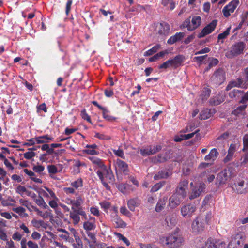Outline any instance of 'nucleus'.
Returning <instances> with one entry per match:
<instances>
[{
	"instance_id": "obj_1",
	"label": "nucleus",
	"mask_w": 248,
	"mask_h": 248,
	"mask_svg": "<svg viewBox=\"0 0 248 248\" xmlns=\"http://www.w3.org/2000/svg\"><path fill=\"white\" fill-rule=\"evenodd\" d=\"M159 242L163 247L167 246L170 248H179L184 245V239L181 235L176 233H173L160 237Z\"/></svg>"
},
{
	"instance_id": "obj_2",
	"label": "nucleus",
	"mask_w": 248,
	"mask_h": 248,
	"mask_svg": "<svg viewBox=\"0 0 248 248\" xmlns=\"http://www.w3.org/2000/svg\"><path fill=\"white\" fill-rule=\"evenodd\" d=\"M246 47V44L243 42H240L232 45L225 56L228 58H232L243 53Z\"/></svg>"
},
{
	"instance_id": "obj_3",
	"label": "nucleus",
	"mask_w": 248,
	"mask_h": 248,
	"mask_svg": "<svg viewBox=\"0 0 248 248\" xmlns=\"http://www.w3.org/2000/svg\"><path fill=\"white\" fill-rule=\"evenodd\" d=\"M245 238L244 232H239L232 236L228 248H242Z\"/></svg>"
},
{
	"instance_id": "obj_4",
	"label": "nucleus",
	"mask_w": 248,
	"mask_h": 248,
	"mask_svg": "<svg viewBox=\"0 0 248 248\" xmlns=\"http://www.w3.org/2000/svg\"><path fill=\"white\" fill-rule=\"evenodd\" d=\"M99 172L102 175L103 179H105L109 183L113 184L115 181V177L110 169H107L106 167H103V169H98L97 170V174L99 177Z\"/></svg>"
},
{
	"instance_id": "obj_5",
	"label": "nucleus",
	"mask_w": 248,
	"mask_h": 248,
	"mask_svg": "<svg viewBox=\"0 0 248 248\" xmlns=\"http://www.w3.org/2000/svg\"><path fill=\"white\" fill-rule=\"evenodd\" d=\"M202 23V18L200 16H196L192 17L190 23L189 20H186L183 26L187 28L189 31H193L197 28Z\"/></svg>"
},
{
	"instance_id": "obj_6",
	"label": "nucleus",
	"mask_w": 248,
	"mask_h": 248,
	"mask_svg": "<svg viewBox=\"0 0 248 248\" xmlns=\"http://www.w3.org/2000/svg\"><path fill=\"white\" fill-rule=\"evenodd\" d=\"M196 210L195 205L189 203L182 206L181 213L182 216L186 218H190Z\"/></svg>"
},
{
	"instance_id": "obj_7",
	"label": "nucleus",
	"mask_w": 248,
	"mask_h": 248,
	"mask_svg": "<svg viewBox=\"0 0 248 248\" xmlns=\"http://www.w3.org/2000/svg\"><path fill=\"white\" fill-rule=\"evenodd\" d=\"M239 4V1L238 0H233L224 6L222 9L224 16L226 17H229L232 13L234 12Z\"/></svg>"
},
{
	"instance_id": "obj_8",
	"label": "nucleus",
	"mask_w": 248,
	"mask_h": 248,
	"mask_svg": "<svg viewBox=\"0 0 248 248\" xmlns=\"http://www.w3.org/2000/svg\"><path fill=\"white\" fill-rule=\"evenodd\" d=\"M203 217L198 216L193 221L192 224V229L195 232H200L203 231L205 225L203 222Z\"/></svg>"
},
{
	"instance_id": "obj_9",
	"label": "nucleus",
	"mask_w": 248,
	"mask_h": 248,
	"mask_svg": "<svg viewBox=\"0 0 248 248\" xmlns=\"http://www.w3.org/2000/svg\"><path fill=\"white\" fill-rule=\"evenodd\" d=\"M217 20H213L210 23L206 26L198 35L199 38L204 37L206 35L212 33L217 25Z\"/></svg>"
},
{
	"instance_id": "obj_10",
	"label": "nucleus",
	"mask_w": 248,
	"mask_h": 248,
	"mask_svg": "<svg viewBox=\"0 0 248 248\" xmlns=\"http://www.w3.org/2000/svg\"><path fill=\"white\" fill-rule=\"evenodd\" d=\"M205 187L206 186L204 183H200L196 186L192 187L189 197V199L192 200L199 197L204 191Z\"/></svg>"
},
{
	"instance_id": "obj_11",
	"label": "nucleus",
	"mask_w": 248,
	"mask_h": 248,
	"mask_svg": "<svg viewBox=\"0 0 248 248\" xmlns=\"http://www.w3.org/2000/svg\"><path fill=\"white\" fill-rule=\"evenodd\" d=\"M161 149L160 145H157L154 146H148L140 150V154L143 156H148L154 155L159 152Z\"/></svg>"
},
{
	"instance_id": "obj_12",
	"label": "nucleus",
	"mask_w": 248,
	"mask_h": 248,
	"mask_svg": "<svg viewBox=\"0 0 248 248\" xmlns=\"http://www.w3.org/2000/svg\"><path fill=\"white\" fill-rule=\"evenodd\" d=\"M184 199L175 193L169 198L168 206L171 209H174L180 204Z\"/></svg>"
},
{
	"instance_id": "obj_13",
	"label": "nucleus",
	"mask_w": 248,
	"mask_h": 248,
	"mask_svg": "<svg viewBox=\"0 0 248 248\" xmlns=\"http://www.w3.org/2000/svg\"><path fill=\"white\" fill-rule=\"evenodd\" d=\"M248 83H244L243 80L241 78H238L235 80L230 81L226 88V91H229L233 87L242 88L247 89Z\"/></svg>"
},
{
	"instance_id": "obj_14",
	"label": "nucleus",
	"mask_w": 248,
	"mask_h": 248,
	"mask_svg": "<svg viewBox=\"0 0 248 248\" xmlns=\"http://www.w3.org/2000/svg\"><path fill=\"white\" fill-rule=\"evenodd\" d=\"M70 217L73 220V223L74 225L78 224L80 220L79 215L83 216H86V214L85 212L82 210L78 209L73 210L70 212Z\"/></svg>"
},
{
	"instance_id": "obj_15",
	"label": "nucleus",
	"mask_w": 248,
	"mask_h": 248,
	"mask_svg": "<svg viewBox=\"0 0 248 248\" xmlns=\"http://www.w3.org/2000/svg\"><path fill=\"white\" fill-rule=\"evenodd\" d=\"M188 182L187 180H184L181 182L176 189L175 193L185 198L187 195L186 190L188 187Z\"/></svg>"
},
{
	"instance_id": "obj_16",
	"label": "nucleus",
	"mask_w": 248,
	"mask_h": 248,
	"mask_svg": "<svg viewBox=\"0 0 248 248\" xmlns=\"http://www.w3.org/2000/svg\"><path fill=\"white\" fill-rule=\"evenodd\" d=\"M236 191L238 194H244L248 191V180H240L236 185Z\"/></svg>"
},
{
	"instance_id": "obj_17",
	"label": "nucleus",
	"mask_w": 248,
	"mask_h": 248,
	"mask_svg": "<svg viewBox=\"0 0 248 248\" xmlns=\"http://www.w3.org/2000/svg\"><path fill=\"white\" fill-rule=\"evenodd\" d=\"M228 173L229 170L226 169L220 172L217 177V184L219 185L225 184L229 178Z\"/></svg>"
},
{
	"instance_id": "obj_18",
	"label": "nucleus",
	"mask_w": 248,
	"mask_h": 248,
	"mask_svg": "<svg viewBox=\"0 0 248 248\" xmlns=\"http://www.w3.org/2000/svg\"><path fill=\"white\" fill-rule=\"evenodd\" d=\"M212 78L217 83L221 84L225 80L224 71L222 69H218L216 71Z\"/></svg>"
},
{
	"instance_id": "obj_19",
	"label": "nucleus",
	"mask_w": 248,
	"mask_h": 248,
	"mask_svg": "<svg viewBox=\"0 0 248 248\" xmlns=\"http://www.w3.org/2000/svg\"><path fill=\"white\" fill-rule=\"evenodd\" d=\"M116 170H119L125 174L128 172V165L124 161L118 159L116 160L115 164Z\"/></svg>"
},
{
	"instance_id": "obj_20",
	"label": "nucleus",
	"mask_w": 248,
	"mask_h": 248,
	"mask_svg": "<svg viewBox=\"0 0 248 248\" xmlns=\"http://www.w3.org/2000/svg\"><path fill=\"white\" fill-rule=\"evenodd\" d=\"M95 218L90 217L89 220L86 221L83 223V228L86 231L93 230L95 229Z\"/></svg>"
},
{
	"instance_id": "obj_21",
	"label": "nucleus",
	"mask_w": 248,
	"mask_h": 248,
	"mask_svg": "<svg viewBox=\"0 0 248 248\" xmlns=\"http://www.w3.org/2000/svg\"><path fill=\"white\" fill-rule=\"evenodd\" d=\"M140 203V200L137 198H135L128 201L127 206L130 210L134 211L135 208L139 206Z\"/></svg>"
},
{
	"instance_id": "obj_22",
	"label": "nucleus",
	"mask_w": 248,
	"mask_h": 248,
	"mask_svg": "<svg viewBox=\"0 0 248 248\" xmlns=\"http://www.w3.org/2000/svg\"><path fill=\"white\" fill-rule=\"evenodd\" d=\"M218 152L216 148L212 149L210 153L204 157V160L206 161L214 162L217 157Z\"/></svg>"
},
{
	"instance_id": "obj_23",
	"label": "nucleus",
	"mask_w": 248,
	"mask_h": 248,
	"mask_svg": "<svg viewBox=\"0 0 248 248\" xmlns=\"http://www.w3.org/2000/svg\"><path fill=\"white\" fill-rule=\"evenodd\" d=\"M167 200V199L165 197H163L158 200L155 207V211L156 212H160L164 209Z\"/></svg>"
},
{
	"instance_id": "obj_24",
	"label": "nucleus",
	"mask_w": 248,
	"mask_h": 248,
	"mask_svg": "<svg viewBox=\"0 0 248 248\" xmlns=\"http://www.w3.org/2000/svg\"><path fill=\"white\" fill-rule=\"evenodd\" d=\"M236 151V145L231 144L228 151V154L224 159V162H227L232 159L233 155Z\"/></svg>"
},
{
	"instance_id": "obj_25",
	"label": "nucleus",
	"mask_w": 248,
	"mask_h": 248,
	"mask_svg": "<svg viewBox=\"0 0 248 248\" xmlns=\"http://www.w3.org/2000/svg\"><path fill=\"white\" fill-rule=\"evenodd\" d=\"M184 33H176L174 35L171 36L167 41L169 44L172 45L177 41L181 40L184 36Z\"/></svg>"
},
{
	"instance_id": "obj_26",
	"label": "nucleus",
	"mask_w": 248,
	"mask_h": 248,
	"mask_svg": "<svg viewBox=\"0 0 248 248\" xmlns=\"http://www.w3.org/2000/svg\"><path fill=\"white\" fill-rule=\"evenodd\" d=\"M184 57L182 55L176 56L174 58L170 59L172 66L177 67L180 66L184 61Z\"/></svg>"
},
{
	"instance_id": "obj_27",
	"label": "nucleus",
	"mask_w": 248,
	"mask_h": 248,
	"mask_svg": "<svg viewBox=\"0 0 248 248\" xmlns=\"http://www.w3.org/2000/svg\"><path fill=\"white\" fill-rule=\"evenodd\" d=\"M214 110L204 109L200 114L199 118L201 120H205L209 118L214 113Z\"/></svg>"
},
{
	"instance_id": "obj_28",
	"label": "nucleus",
	"mask_w": 248,
	"mask_h": 248,
	"mask_svg": "<svg viewBox=\"0 0 248 248\" xmlns=\"http://www.w3.org/2000/svg\"><path fill=\"white\" fill-rule=\"evenodd\" d=\"M52 140H53V138L48 135L35 138V141L37 144L46 143L48 142L49 141Z\"/></svg>"
},
{
	"instance_id": "obj_29",
	"label": "nucleus",
	"mask_w": 248,
	"mask_h": 248,
	"mask_svg": "<svg viewBox=\"0 0 248 248\" xmlns=\"http://www.w3.org/2000/svg\"><path fill=\"white\" fill-rule=\"evenodd\" d=\"M59 231L64 233L63 234H60L59 235V236L61 238L69 242H72L73 241V239L70 236L69 232L66 230L63 229H60L59 230Z\"/></svg>"
},
{
	"instance_id": "obj_30",
	"label": "nucleus",
	"mask_w": 248,
	"mask_h": 248,
	"mask_svg": "<svg viewBox=\"0 0 248 248\" xmlns=\"http://www.w3.org/2000/svg\"><path fill=\"white\" fill-rule=\"evenodd\" d=\"M169 158L166 154H159L152 158V162L154 163H163L166 161Z\"/></svg>"
},
{
	"instance_id": "obj_31",
	"label": "nucleus",
	"mask_w": 248,
	"mask_h": 248,
	"mask_svg": "<svg viewBox=\"0 0 248 248\" xmlns=\"http://www.w3.org/2000/svg\"><path fill=\"white\" fill-rule=\"evenodd\" d=\"M60 203V200L57 196L51 198V200L48 202L49 206L56 211L58 209Z\"/></svg>"
},
{
	"instance_id": "obj_32",
	"label": "nucleus",
	"mask_w": 248,
	"mask_h": 248,
	"mask_svg": "<svg viewBox=\"0 0 248 248\" xmlns=\"http://www.w3.org/2000/svg\"><path fill=\"white\" fill-rule=\"evenodd\" d=\"M34 201L36 204L39 206L44 208V209H48L49 206L45 202L43 198L39 196L37 198L34 199Z\"/></svg>"
},
{
	"instance_id": "obj_33",
	"label": "nucleus",
	"mask_w": 248,
	"mask_h": 248,
	"mask_svg": "<svg viewBox=\"0 0 248 248\" xmlns=\"http://www.w3.org/2000/svg\"><path fill=\"white\" fill-rule=\"evenodd\" d=\"M16 202V201L11 198L10 197H8L7 199H3L2 201L1 205L4 207L7 206H13L15 205V203Z\"/></svg>"
},
{
	"instance_id": "obj_34",
	"label": "nucleus",
	"mask_w": 248,
	"mask_h": 248,
	"mask_svg": "<svg viewBox=\"0 0 248 248\" xmlns=\"http://www.w3.org/2000/svg\"><path fill=\"white\" fill-rule=\"evenodd\" d=\"M169 173L167 170H161L158 172L157 174L155 175L154 178L155 180H158L160 179H165L169 177Z\"/></svg>"
},
{
	"instance_id": "obj_35",
	"label": "nucleus",
	"mask_w": 248,
	"mask_h": 248,
	"mask_svg": "<svg viewBox=\"0 0 248 248\" xmlns=\"http://www.w3.org/2000/svg\"><path fill=\"white\" fill-rule=\"evenodd\" d=\"M247 151L248 152L241 158L240 161H238L235 163L236 167H239L245 166L248 162V150Z\"/></svg>"
},
{
	"instance_id": "obj_36",
	"label": "nucleus",
	"mask_w": 248,
	"mask_h": 248,
	"mask_svg": "<svg viewBox=\"0 0 248 248\" xmlns=\"http://www.w3.org/2000/svg\"><path fill=\"white\" fill-rule=\"evenodd\" d=\"M71 186L73 187L76 190L78 189L83 186V181L82 178H78L76 180L72 182L71 183Z\"/></svg>"
},
{
	"instance_id": "obj_37",
	"label": "nucleus",
	"mask_w": 248,
	"mask_h": 248,
	"mask_svg": "<svg viewBox=\"0 0 248 248\" xmlns=\"http://www.w3.org/2000/svg\"><path fill=\"white\" fill-rule=\"evenodd\" d=\"M199 216L203 217V222L205 223V225L208 224L213 217L212 213L211 211L207 212L205 214L200 215Z\"/></svg>"
},
{
	"instance_id": "obj_38",
	"label": "nucleus",
	"mask_w": 248,
	"mask_h": 248,
	"mask_svg": "<svg viewBox=\"0 0 248 248\" xmlns=\"http://www.w3.org/2000/svg\"><path fill=\"white\" fill-rule=\"evenodd\" d=\"M83 203V200L81 197L78 196L77 197L76 200H74L73 206H72V210H76L75 208H78Z\"/></svg>"
},
{
	"instance_id": "obj_39",
	"label": "nucleus",
	"mask_w": 248,
	"mask_h": 248,
	"mask_svg": "<svg viewBox=\"0 0 248 248\" xmlns=\"http://www.w3.org/2000/svg\"><path fill=\"white\" fill-rule=\"evenodd\" d=\"M12 211L23 217L27 216V214L25 213V209L21 206L14 207L12 208Z\"/></svg>"
},
{
	"instance_id": "obj_40",
	"label": "nucleus",
	"mask_w": 248,
	"mask_h": 248,
	"mask_svg": "<svg viewBox=\"0 0 248 248\" xmlns=\"http://www.w3.org/2000/svg\"><path fill=\"white\" fill-rule=\"evenodd\" d=\"M224 98L222 96H217L210 99V102L213 105H218L223 102Z\"/></svg>"
},
{
	"instance_id": "obj_41",
	"label": "nucleus",
	"mask_w": 248,
	"mask_h": 248,
	"mask_svg": "<svg viewBox=\"0 0 248 248\" xmlns=\"http://www.w3.org/2000/svg\"><path fill=\"white\" fill-rule=\"evenodd\" d=\"M160 27H161V29L160 30V31H159L160 33L161 34H166L168 33V32L170 30L169 25L167 23L162 22V23H160Z\"/></svg>"
},
{
	"instance_id": "obj_42",
	"label": "nucleus",
	"mask_w": 248,
	"mask_h": 248,
	"mask_svg": "<svg viewBox=\"0 0 248 248\" xmlns=\"http://www.w3.org/2000/svg\"><path fill=\"white\" fill-rule=\"evenodd\" d=\"M162 3L164 6H166L170 10H173L175 7V4L173 0H162Z\"/></svg>"
},
{
	"instance_id": "obj_43",
	"label": "nucleus",
	"mask_w": 248,
	"mask_h": 248,
	"mask_svg": "<svg viewBox=\"0 0 248 248\" xmlns=\"http://www.w3.org/2000/svg\"><path fill=\"white\" fill-rule=\"evenodd\" d=\"M33 227L36 229H39L40 227L46 228V224L42 220H37L36 219H33L31 222Z\"/></svg>"
},
{
	"instance_id": "obj_44",
	"label": "nucleus",
	"mask_w": 248,
	"mask_h": 248,
	"mask_svg": "<svg viewBox=\"0 0 248 248\" xmlns=\"http://www.w3.org/2000/svg\"><path fill=\"white\" fill-rule=\"evenodd\" d=\"M109 111L105 108L102 111L103 117L106 120L108 121H114L116 120V118L108 114Z\"/></svg>"
},
{
	"instance_id": "obj_45",
	"label": "nucleus",
	"mask_w": 248,
	"mask_h": 248,
	"mask_svg": "<svg viewBox=\"0 0 248 248\" xmlns=\"http://www.w3.org/2000/svg\"><path fill=\"white\" fill-rule=\"evenodd\" d=\"M211 93V90L209 88L207 87L204 88L202 91V93L201 95V97L202 100H206L207 99Z\"/></svg>"
},
{
	"instance_id": "obj_46",
	"label": "nucleus",
	"mask_w": 248,
	"mask_h": 248,
	"mask_svg": "<svg viewBox=\"0 0 248 248\" xmlns=\"http://www.w3.org/2000/svg\"><path fill=\"white\" fill-rule=\"evenodd\" d=\"M90 159L93 164H96L100 168L99 169H103V167H106L101 159L94 157H92Z\"/></svg>"
},
{
	"instance_id": "obj_47",
	"label": "nucleus",
	"mask_w": 248,
	"mask_h": 248,
	"mask_svg": "<svg viewBox=\"0 0 248 248\" xmlns=\"http://www.w3.org/2000/svg\"><path fill=\"white\" fill-rule=\"evenodd\" d=\"M209 63L208 66L205 69L206 71H208L212 67L215 66L218 63V60L216 58H211L209 59Z\"/></svg>"
},
{
	"instance_id": "obj_48",
	"label": "nucleus",
	"mask_w": 248,
	"mask_h": 248,
	"mask_svg": "<svg viewBox=\"0 0 248 248\" xmlns=\"http://www.w3.org/2000/svg\"><path fill=\"white\" fill-rule=\"evenodd\" d=\"M160 45H157L156 46H155L154 47H153L152 48L150 49L149 50L146 51L144 54V56H150L152 55L153 53L156 52V51L159 48Z\"/></svg>"
},
{
	"instance_id": "obj_49",
	"label": "nucleus",
	"mask_w": 248,
	"mask_h": 248,
	"mask_svg": "<svg viewBox=\"0 0 248 248\" xmlns=\"http://www.w3.org/2000/svg\"><path fill=\"white\" fill-rule=\"evenodd\" d=\"M23 234L19 232L15 231L12 235V240L16 241H20L23 239Z\"/></svg>"
},
{
	"instance_id": "obj_50",
	"label": "nucleus",
	"mask_w": 248,
	"mask_h": 248,
	"mask_svg": "<svg viewBox=\"0 0 248 248\" xmlns=\"http://www.w3.org/2000/svg\"><path fill=\"white\" fill-rule=\"evenodd\" d=\"M114 222L116 224V227L117 228H124L126 226V224L119 217L115 218Z\"/></svg>"
},
{
	"instance_id": "obj_51",
	"label": "nucleus",
	"mask_w": 248,
	"mask_h": 248,
	"mask_svg": "<svg viewBox=\"0 0 248 248\" xmlns=\"http://www.w3.org/2000/svg\"><path fill=\"white\" fill-rule=\"evenodd\" d=\"M101 208L105 211L107 212L110 207V202L107 201H103L99 202Z\"/></svg>"
},
{
	"instance_id": "obj_52",
	"label": "nucleus",
	"mask_w": 248,
	"mask_h": 248,
	"mask_svg": "<svg viewBox=\"0 0 248 248\" xmlns=\"http://www.w3.org/2000/svg\"><path fill=\"white\" fill-rule=\"evenodd\" d=\"M247 106V105H243L240 106L238 107L235 109H234L233 110V111L232 112V113L234 114L237 115L240 114L241 113H242L244 110H245Z\"/></svg>"
},
{
	"instance_id": "obj_53",
	"label": "nucleus",
	"mask_w": 248,
	"mask_h": 248,
	"mask_svg": "<svg viewBox=\"0 0 248 248\" xmlns=\"http://www.w3.org/2000/svg\"><path fill=\"white\" fill-rule=\"evenodd\" d=\"M230 29L231 27H229L223 32L218 34L217 37L218 40L223 39L225 38L229 34Z\"/></svg>"
},
{
	"instance_id": "obj_54",
	"label": "nucleus",
	"mask_w": 248,
	"mask_h": 248,
	"mask_svg": "<svg viewBox=\"0 0 248 248\" xmlns=\"http://www.w3.org/2000/svg\"><path fill=\"white\" fill-rule=\"evenodd\" d=\"M243 151L248 150V134H245L243 138Z\"/></svg>"
},
{
	"instance_id": "obj_55",
	"label": "nucleus",
	"mask_w": 248,
	"mask_h": 248,
	"mask_svg": "<svg viewBox=\"0 0 248 248\" xmlns=\"http://www.w3.org/2000/svg\"><path fill=\"white\" fill-rule=\"evenodd\" d=\"M242 91L238 89H234L231 91L229 93V96L231 98H235L238 96V95L240 93H241Z\"/></svg>"
},
{
	"instance_id": "obj_56",
	"label": "nucleus",
	"mask_w": 248,
	"mask_h": 248,
	"mask_svg": "<svg viewBox=\"0 0 248 248\" xmlns=\"http://www.w3.org/2000/svg\"><path fill=\"white\" fill-rule=\"evenodd\" d=\"M16 191L18 193L20 194L21 195H23L24 194H26L28 192V190L25 188V186H19L17 187Z\"/></svg>"
},
{
	"instance_id": "obj_57",
	"label": "nucleus",
	"mask_w": 248,
	"mask_h": 248,
	"mask_svg": "<svg viewBox=\"0 0 248 248\" xmlns=\"http://www.w3.org/2000/svg\"><path fill=\"white\" fill-rule=\"evenodd\" d=\"M201 248H215L214 243L210 239H208Z\"/></svg>"
},
{
	"instance_id": "obj_58",
	"label": "nucleus",
	"mask_w": 248,
	"mask_h": 248,
	"mask_svg": "<svg viewBox=\"0 0 248 248\" xmlns=\"http://www.w3.org/2000/svg\"><path fill=\"white\" fill-rule=\"evenodd\" d=\"M47 169L49 173L55 174L58 172L57 167L54 165H48L47 166Z\"/></svg>"
},
{
	"instance_id": "obj_59",
	"label": "nucleus",
	"mask_w": 248,
	"mask_h": 248,
	"mask_svg": "<svg viewBox=\"0 0 248 248\" xmlns=\"http://www.w3.org/2000/svg\"><path fill=\"white\" fill-rule=\"evenodd\" d=\"M128 185L126 184H118L117 185V188L122 193H125Z\"/></svg>"
},
{
	"instance_id": "obj_60",
	"label": "nucleus",
	"mask_w": 248,
	"mask_h": 248,
	"mask_svg": "<svg viewBox=\"0 0 248 248\" xmlns=\"http://www.w3.org/2000/svg\"><path fill=\"white\" fill-rule=\"evenodd\" d=\"M6 248H17V246L15 245L14 241L12 239L6 241Z\"/></svg>"
},
{
	"instance_id": "obj_61",
	"label": "nucleus",
	"mask_w": 248,
	"mask_h": 248,
	"mask_svg": "<svg viewBox=\"0 0 248 248\" xmlns=\"http://www.w3.org/2000/svg\"><path fill=\"white\" fill-rule=\"evenodd\" d=\"M75 242L76 243L72 244L73 248H83V243L80 238L75 240Z\"/></svg>"
},
{
	"instance_id": "obj_62",
	"label": "nucleus",
	"mask_w": 248,
	"mask_h": 248,
	"mask_svg": "<svg viewBox=\"0 0 248 248\" xmlns=\"http://www.w3.org/2000/svg\"><path fill=\"white\" fill-rule=\"evenodd\" d=\"M70 232V233L72 235L74 236L75 240H77L78 239H80V237L78 235V233L76 229H75L74 228L69 227L68 228Z\"/></svg>"
},
{
	"instance_id": "obj_63",
	"label": "nucleus",
	"mask_w": 248,
	"mask_h": 248,
	"mask_svg": "<svg viewBox=\"0 0 248 248\" xmlns=\"http://www.w3.org/2000/svg\"><path fill=\"white\" fill-rule=\"evenodd\" d=\"M75 189L73 187H65L63 190L66 194H73L75 193Z\"/></svg>"
},
{
	"instance_id": "obj_64",
	"label": "nucleus",
	"mask_w": 248,
	"mask_h": 248,
	"mask_svg": "<svg viewBox=\"0 0 248 248\" xmlns=\"http://www.w3.org/2000/svg\"><path fill=\"white\" fill-rule=\"evenodd\" d=\"M164 183H159L155 185L151 188V191L155 192L160 189L164 185Z\"/></svg>"
}]
</instances>
